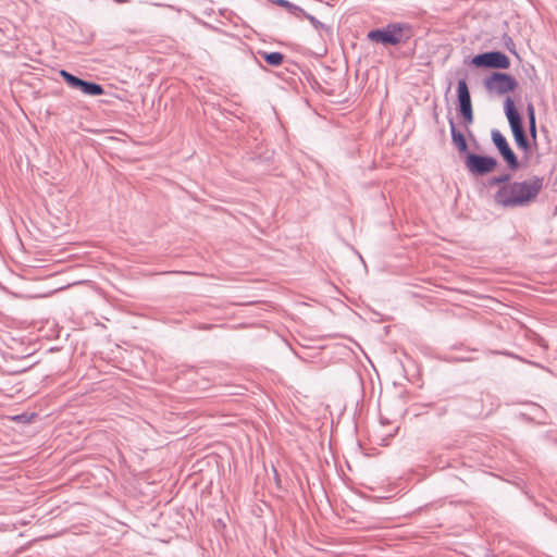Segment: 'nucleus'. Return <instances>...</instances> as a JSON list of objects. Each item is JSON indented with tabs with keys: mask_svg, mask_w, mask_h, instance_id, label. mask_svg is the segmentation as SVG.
Instances as JSON below:
<instances>
[{
	"mask_svg": "<svg viewBox=\"0 0 557 557\" xmlns=\"http://www.w3.org/2000/svg\"><path fill=\"white\" fill-rule=\"evenodd\" d=\"M543 187V180L531 177L523 182L506 183L495 194V201L504 207L524 206L533 201Z\"/></svg>",
	"mask_w": 557,
	"mask_h": 557,
	"instance_id": "1",
	"label": "nucleus"
},
{
	"mask_svg": "<svg viewBox=\"0 0 557 557\" xmlns=\"http://www.w3.org/2000/svg\"><path fill=\"white\" fill-rule=\"evenodd\" d=\"M410 36V32L407 27L394 24L388 25L383 29H374L368 34V38L375 42H382L384 45H397Z\"/></svg>",
	"mask_w": 557,
	"mask_h": 557,
	"instance_id": "2",
	"label": "nucleus"
},
{
	"mask_svg": "<svg viewBox=\"0 0 557 557\" xmlns=\"http://www.w3.org/2000/svg\"><path fill=\"white\" fill-rule=\"evenodd\" d=\"M505 112L518 147L521 149H527L528 140L521 124V119L517 109L515 108L513 101L510 98H507L505 101Z\"/></svg>",
	"mask_w": 557,
	"mask_h": 557,
	"instance_id": "3",
	"label": "nucleus"
},
{
	"mask_svg": "<svg viewBox=\"0 0 557 557\" xmlns=\"http://www.w3.org/2000/svg\"><path fill=\"white\" fill-rule=\"evenodd\" d=\"M472 64L476 67H493L506 70L510 66V60L506 54L499 51L478 54L472 59Z\"/></svg>",
	"mask_w": 557,
	"mask_h": 557,
	"instance_id": "4",
	"label": "nucleus"
},
{
	"mask_svg": "<svg viewBox=\"0 0 557 557\" xmlns=\"http://www.w3.org/2000/svg\"><path fill=\"white\" fill-rule=\"evenodd\" d=\"M484 85L488 91L503 95L515 90L517 82L508 74L494 73L485 79Z\"/></svg>",
	"mask_w": 557,
	"mask_h": 557,
	"instance_id": "5",
	"label": "nucleus"
},
{
	"mask_svg": "<svg viewBox=\"0 0 557 557\" xmlns=\"http://www.w3.org/2000/svg\"><path fill=\"white\" fill-rule=\"evenodd\" d=\"M60 75L70 87L79 89L85 95L99 96L103 94V88L99 84L83 81L64 70L60 71Z\"/></svg>",
	"mask_w": 557,
	"mask_h": 557,
	"instance_id": "6",
	"label": "nucleus"
},
{
	"mask_svg": "<svg viewBox=\"0 0 557 557\" xmlns=\"http://www.w3.org/2000/svg\"><path fill=\"white\" fill-rule=\"evenodd\" d=\"M466 165L473 174H486L492 172L496 166V160L492 157H483L470 153L467 157Z\"/></svg>",
	"mask_w": 557,
	"mask_h": 557,
	"instance_id": "7",
	"label": "nucleus"
},
{
	"mask_svg": "<svg viewBox=\"0 0 557 557\" xmlns=\"http://www.w3.org/2000/svg\"><path fill=\"white\" fill-rule=\"evenodd\" d=\"M457 95H458V101L460 106V112L466 120L467 123L473 122V111H472V103H471V97L469 92L468 85L465 79H460L458 82L457 87Z\"/></svg>",
	"mask_w": 557,
	"mask_h": 557,
	"instance_id": "8",
	"label": "nucleus"
},
{
	"mask_svg": "<svg viewBox=\"0 0 557 557\" xmlns=\"http://www.w3.org/2000/svg\"><path fill=\"white\" fill-rule=\"evenodd\" d=\"M492 139L494 145L497 147L498 151L503 156L504 160L507 162L510 169L518 168V160L511 148L509 147L506 138L498 132L494 131L492 133Z\"/></svg>",
	"mask_w": 557,
	"mask_h": 557,
	"instance_id": "9",
	"label": "nucleus"
},
{
	"mask_svg": "<svg viewBox=\"0 0 557 557\" xmlns=\"http://www.w3.org/2000/svg\"><path fill=\"white\" fill-rule=\"evenodd\" d=\"M450 128H451V139H453L454 145L460 151H466L468 148V145H467L465 136L456 129L453 122L450 123Z\"/></svg>",
	"mask_w": 557,
	"mask_h": 557,
	"instance_id": "10",
	"label": "nucleus"
},
{
	"mask_svg": "<svg viewBox=\"0 0 557 557\" xmlns=\"http://www.w3.org/2000/svg\"><path fill=\"white\" fill-rule=\"evenodd\" d=\"M262 57L270 65L273 66H278L284 61V55L281 52L263 53Z\"/></svg>",
	"mask_w": 557,
	"mask_h": 557,
	"instance_id": "11",
	"label": "nucleus"
},
{
	"mask_svg": "<svg viewBox=\"0 0 557 557\" xmlns=\"http://www.w3.org/2000/svg\"><path fill=\"white\" fill-rule=\"evenodd\" d=\"M275 3L286 9L295 16H300V14L304 13V10L301 8L288 2L287 0H275Z\"/></svg>",
	"mask_w": 557,
	"mask_h": 557,
	"instance_id": "12",
	"label": "nucleus"
},
{
	"mask_svg": "<svg viewBox=\"0 0 557 557\" xmlns=\"http://www.w3.org/2000/svg\"><path fill=\"white\" fill-rule=\"evenodd\" d=\"M300 15L305 16L315 27H319L321 25L320 22H318L314 16L306 13L305 11Z\"/></svg>",
	"mask_w": 557,
	"mask_h": 557,
	"instance_id": "13",
	"label": "nucleus"
},
{
	"mask_svg": "<svg viewBox=\"0 0 557 557\" xmlns=\"http://www.w3.org/2000/svg\"><path fill=\"white\" fill-rule=\"evenodd\" d=\"M528 114H529V123L535 122V110H534L533 104H531V103L528 106Z\"/></svg>",
	"mask_w": 557,
	"mask_h": 557,
	"instance_id": "14",
	"label": "nucleus"
},
{
	"mask_svg": "<svg viewBox=\"0 0 557 557\" xmlns=\"http://www.w3.org/2000/svg\"><path fill=\"white\" fill-rule=\"evenodd\" d=\"M12 420L14 421H20V422H27L28 419L25 414H20V416H14L11 418Z\"/></svg>",
	"mask_w": 557,
	"mask_h": 557,
	"instance_id": "15",
	"label": "nucleus"
},
{
	"mask_svg": "<svg viewBox=\"0 0 557 557\" xmlns=\"http://www.w3.org/2000/svg\"><path fill=\"white\" fill-rule=\"evenodd\" d=\"M530 132H531L532 136L535 137V135H536L535 122H530Z\"/></svg>",
	"mask_w": 557,
	"mask_h": 557,
	"instance_id": "16",
	"label": "nucleus"
}]
</instances>
